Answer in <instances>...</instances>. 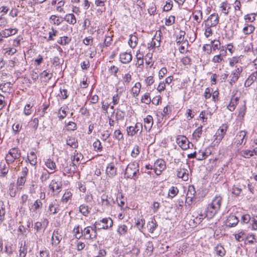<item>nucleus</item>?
<instances>
[{"label": "nucleus", "mask_w": 257, "mask_h": 257, "mask_svg": "<svg viewBox=\"0 0 257 257\" xmlns=\"http://www.w3.org/2000/svg\"><path fill=\"white\" fill-rule=\"evenodd\" d=\"M153 56L152 53H148L145 56V60L146 63L147 65H150V67H151L153 64L154 62L152 61V57Z\"/></svg>", "instance_id": "6e6d98bb"}, {"label": "nucleus", "mask_w": 257, "mask_h": 257, "mask_svg": "<svg viewBox=\"0 0 257 257\" xmlns=\"http://www.w3.org/2000/svg\"><path fill=\"white\" fill-rule=\"evenodd\" d=\"M138 39L137 36L134 35H131L128 41V44L131 48H134L136 47L138 44Z\"/></svg>", "instance_id": "f704fd0d"}, {"label": "nucleus", "mask_w": 257, "mask_h": 257, "mask_svg": "<svg viewBox=\"0 0 257 257\" xmlns=\"http://www.w3.org/2000/svg\"><path fill=\"white\" fill-rule=\"evenodd\" d=\"M21 156V154L18 148H14L9 152V154L7 155L6 157V161H11L13 159L14 161L19 159Z\"/></svg>", "instance_id": "0eeeda50"}, {"label": "nucleus", "mask_w": 257, "mask_h": 257, "mask_svg": "<svg viewBox=\"0 0 257 257\" xmlns=\"http://www.w3.org/2000/svg\"><path fill=\"white\" fill-rule=\"evenodd\" d=\"M175 17L173 16H170L168 18L166 19L165 25L166 26H171L175 23Z\"/></svg>", "instance_id": "0e129e2a"}, {"label": "nucleus", "mask_w": 257, "mask_h": 257, "mask_svg": "<svg viewBox=\"0 0 257 257\" xmlns=\"http://www.w3.org/2000/svg\"><path fill=\"white\" fill-rule=\"evenodd\" d=\"M242 71V68L241 66H239L231 72L229 76V77L230 78V84L231 85L234 84L238 80Z\"/></svg>", "instance_id": "6e6552de"}, {"label": "nucleus", "mask_w": 257, "mask_h": 257, "mask_svg": "<svg viewBox=\"0 0 257 257\" xmlns=\"http://www.w3.org/2000/svg\"><path fill=\"white\" fill-rule=\"evenodd\" d=\"M62 165L64 171L68 173L74 172L76 169V165L74 162H64Z\"/></svg>", "instance_id": "9b49d317"}, {"label": "nucleus", "mask_w": 257, "mask_h": 257, "mask_svg": "<svg viewBox=\"0 0 257 257\" xmlns=\"http://www.w3.org/2000/svg\"><path fill=\"white\" fill-rule=\"evenodd\" d=\"M66 144L67 145L74 149L77 148L78 146L77 140L73 137H68L66 140Z\"/></svg>", "instance_id": "b1692460"}, {"label": "nucleus", "mask_w": 257, "mask_h": 257, "mask_svg": "<svg viewBox=\"0 0 257 257\" xmlns=\"http://www.w3.org/2000/svg\"><path fill=\"white\" fill-rule=\"evenodd\" d=\"M139 165L138 162H131L127 166L125 174L128 178H132L139 171Z\"/></svg>", "instance_id": "7ed1b4c3"}, {"label": "nucleus", "mask_w": 257, "mask_h": 257, "mask_svg": "<svg viewBox=\"0 0 257 257\" xmlns=\"http://www.w3.org/2000/svg\"><path fill=\"white\" fill-rule=\"evenodd\" d=\"M42 207V202L39 199L36 200L33 204L34 211H36L38 209L41 208Z\"/></svg>", "instance_id": "052dcab7"}, {"label": "nucleus", "mask_w": 257, "mask_h": 257, "mask_svg": "<svg viewBox=\"0 0 257 257\" xmlns=\"http://www.w3.org/2000/svg\"><path fill=\"white\" fill-rule=\"evenodd\" d=\"M91 226H87L81 230V234L79 236L78 239L80 238L83 235L86 239H94L96 238L97 232L94 231V233L92 232Z\"/></svg>", "instance_id": "39448f33"}, {"label": "nucleus", "mask_w": 257, "mask_h": 257, "mask_svg": "<svg viewBox=\"0 0 257 257\" xmlns=\"http://www.w3.org/2000/svg\"><path fill=\"white\" fill-rule=\"evenodd\" d=\"M61 183L57 182L55 180H52L49 185V188L53 192L56 191L59 193L61 190Z\"/></svg>", "instance_id": "5701e85b"}, {"label": "nucleus", "mask_w": 257, "mask_h": 257, "mask_svg": "<svg viewBox=\"0 0 257 257\" xmlns=\"http://www.w3.org/2000/svg\"><path fill=\"white\" fill-rule=\"evenodd\" d=\"M239 222L238 218L234 215H230L226 220L225 225L228 227L235 226Z\"/></svg>", "instance_id": "ddd939ff"}, {"label": "nucleus", "mask_w": 257, "mask_h": 257, "mask_svg": "<svg viewBox=\"0 0 257 257\" xmlns=\"http://www.w3.org/2000/svg\"><path fill=\"white\" fill-rule=\"evenodd\" d=\"M64 20L67 23L71 25H74L76 23V19L73 14H68L66 15L64 17Z\"/></svg>", "instance_id": "7c9ffc66"}, {"label": "nucleus", "mask_w": 257, "mask_h": 257, "mask_svg": "<svg viewBox=\"0 0 257 257\" xmlns=\"http://www.w3.org/2000/svg\"><path fill=\"white\" fill-rule=\"evenodd\" d=\"M173 7V2L172 0H168L166 2V5L164 6L163 10L166 12L170 11Z\"/></svg>", "instance_id": "680f3d73"}, {"label": "nucleus", "mask_w": 257, "mask_h": 257, "mask_svg": "<svg viewBox=\"0 0 257 257\" xmlns=\"http://www.w3.org/2000/svg\"><path fill=\"white\" fill-rule=\"evenodd\" d=\"M176 142L183 150H186L189 148V142L187 138L184 136H178Z\"/></svg>", "instance_id": "9d476101"}, {"label": "nucleus", "mask_w": 257, "mask_h": 257, "mask_svg": "<svg viewBox=\"0 0 257 257\" xmlns=\"http://www.w3.org/2000/svg\"><path fill=\"white\" fill-rule=\"evenodd\" d=\"M39 69L37 68L33 69L31 73V78L33 80L36 81L39 78Z\"/></svg>", "instance_id": "13d9d810"}, {"label": "nucleus", "mask_w": 257, "mask_h": 257, "mask_svg": "<svg viewBox=\"0 0 257 257\" xmlns=\"http://www.w3.org/2000/svg\"><path fill=\"white\" fill-rule=\"evenodd\" d=\"M106 2V0H95V4L99 7L97 10L98 13H101L105 11V3Z\"/></svg>", "instance_id": "393cba45"}, {"label": "nucleus", "mask_w": 257, "mask_h": 257, "mask_svg": "<svg viewBox=\"0 0 257 257\" xmlns=\"http://www.w3.org/2000/svg\"><path fill=\"white\" fill-rule=\"evenodd\" d=\"M246 108L245 104L239 108L238 114L237 115V117L238 118H239L240 119H242L243 118L246 112Z\"/></svg>", "instance_id": "49530a36"}, {"label": "nucleus", "mask_w": 257, "mask_h": 257, "mask_svg": "<svg viewBox=\"0 0 257 257\" xmlns=\"http://www.w3.org/2000/svg\"><path fill=\"white\" fill-rule=\"evenodd\" d=\"M10 168V164L8 162H1L0 163V177H5L8 173Z\"/></svg>", "instance_id": "2eb2a0df"}, {"label": "nucleus", "mask_w": 257, "mask_h": 257, "mask_svg": "<svg viewBox=\"0 0 257 257\" xmlns=\"http://www.w3.org/2000/svg\"><path fill=\"white\" fill-rule=\"evenodd\" d=\"M113 225V221L110 218H104L98 221H96L93 226L91 227L92 232L94 233L97 230L108 229Z\"/></svg>", "instance_id": "f03ea898"}, {"label": "nucleus", "mask_w": 257, "mask_h": 257, "mask_svg": "<svg viewBox=\"0 0 257 257\" xmlns=\"http://www.w3.org/2000/svg\"><path fill=\"white\" fill-rule=\"evenodd\" d=\"M228 126L226 123L222 124L217 131L214 136L215 143L219 144L223 138L228 129Z\"/></svg>", "instance_id": "20e7f679"}, {"label": "nucleus", "mask_w": 257, "mask_h": 257, "mask_svg": "<svg viewBox=\"0 0 257 257\" xmlns=\"http://www.w3.org/2000/svg\"><path fill=\"white\" fill-rule=\"evenodd\" d=\"M178 189L176 187L172 186L169 189L168 195L169 197L172 198L178 194Z\"/></svg>", "instance_id": "de8ad7c7"}, {"label": "nucleus", "mask_w": 257, "mask_h": 257, "mask_svg": "<svg viewBox=\"0 0 257 257\" xmlns=\"http://www.w3.org/2000/svg\"><path fill=\"white\" fill-rule=\"evenodd\" d=\"M49 210L52 214H55L60 210L59 205L52 203L49 205Z\"/></svg>", "instance_id": "58836bf2"}, {"label": "nucleus", "mask_w": 257, "mask_h": 257, "mask_svg": "<svg viewBox=\"0 0 257 257\" xmlns=\"http://www.w3.org/2000/svg\"><path fill=\"white\" fill-rule=\"evenodd\" d=\"M18 30L15 29H6L0 32V37L2 38H7L17 33Z\"/></svg>", "instance_id": "dca6fc26"}, {"label": "nucleus", "mask_w": 257, "mask_h": 257, "mask_svg": "<svg viewBox=\"0 0 257 257\" xmlns=\"http://www.w3.org/2000/svg\"><path fill=\"white\" fill-rule=\"evenodd\" d=\"M255 79L256 77L254 75H250L244 82L245 87L250 86Z\"/></svg>", "instance_id": "5fc2aeb1"}, {"label": "nucleus", "mask_w": 257, "mask_h": 257, "mask_svg": "<svg viewBox=\"0 0 257 257\" xmlns=\"http://www.w3.org/2000/svg\"><path fill=\"white\" fill-rule=\"evenodd\" d=\"M235 239L238 241H242L244 240V238L246 237L245 233L243 231H240L238 233L235 234L234 235Z\"/></svg>", "instance_id": "3c124183"}, {"label": "nucleus", "mask_w": 257, "mask_h": 257, "mask_svg": "<svg viewBox=\"0 0 257 257\" xmlns=\"http://www.w3.org/2000/svg\"><path fill=\"white\" fill-rule=\"evenodd\" d=\"M114 137L118 141H120L123 139V134L119 130H117L114 132Z\"/></svg>", "instance_id": "338daca9"}, {"label": "nucleus", "mask_w": 257, "mask_h": 257, "mask_svg": "<svg viewBox=\"0 0 257 257\" xmlns=\"http://www.w3.org/2000/svg\"><path fill=\"white\" fill-rule=\"evenodd\" d=\"M208 156V153L203 151H199L197 153V160L198 161H202L206 159Z\"/></svg>", "instance_id": "37998d69"}, {"label": "nucleus", "mask_w": 257, "mask_h": 257, "mask_svg": "<svg viewBox=\"0 0 257 257\" xmlns=\"http://www.w3.org/2000/svg\"><path fill=\"white\" fill-rule=\"evenodd\" d=\"M157 226L158 224L156 220L154 218H152L151 220L147 224V227L148 228L149 232L151 233H153Z\"/></svg>", "instance_id": "a878e982"}, {"label": "nucleus", "mask_w": 257, "mask_h": 257, "mask_svg": "<svg viewBox=\"0 0 257 257\" xmlns=\"http://www.w3.org/2000/svg\"><path fill=\"white\" fill-rule=\"evenodd\" d=\"M219 22V16L217 13L211 14L206 20L205 24L211 27H215Z\"/></svg>", "instance_id": "1a4fd4ad"}, {"label": "nucleus", "mask_w": 257, "mask_h": 257, "mask_svg": "<svg viewBox=\"0 0 257 257\" xmlns=\"http://www.w3.org/2000/svg\"><path fill=\"white\" fill-rule=\"evenodd\" d=\"M241 155L245 158H249L253 156V152L250 150H243L240 152Z\"/></svg>", "instance_id": "09e8293b"}, {"label": "nucleus", "mask_w": 257, "mask_h": 257, "mask_svg": "<svg viewBox=\"0 0 257 257\" xmlns=\"http://www.w3.org/2000/svg\"><path fill=\"white\" fill-rule=\"evenodd\" d=\"M62 240V236L60 234L59 229L54 230L51 237V244L52 245L57 246Z\"/></svg>", "instance_id": "f8f14e48"}, {"label": "nucleus", "mask_w": 257, "mask_h": 257, "mask_svg": "<svg viewBox=\"0 0 257 257\" xmlns=\"http://www.w3.org/2000/svg\"><path fill=\"white\" fill-rule=\"evenodd\" d=\"M160 46V41L156 40L155 38H153L150 43L148 44V48H153L156 47Z\"/></svg>", "instance_id": "4d7b16f0"}, {"label": "nucleus", "mask_w": 257, "mask_h": 257, "mask_svg": "<svg viewBox=\"0 0 257 257\" xmlns=\"http://www.w3.org/2000/svg\"><path fill=\"white\" fill-rule=\"evenodd\" d=\"M222 202V198L220 195L215 196L212 200L211 203L208 204L206 210V214L204 216L201 214L199 219H203L204 217H207L209 219L212 218L220 210L221 203Z\"/></svg>", "instance_id": "f257e3e1"}, {"label": "nucleus", "mask_w": 257, "mask_h": 257, "mask_svg": "<svg viewBox=\"0 0 257 257\" xmlns=\"http://www.w3.org/2000/svg\"><path fill=\"white\" fill-rule=\"evenodd\" d=\"M220 8L221 11L223 13H224L225 15H227L229 13V10L230 9V7L229 4L227 2H225L221 4Z\"/></svg>", "instance_id": "e433bc0d"}, {"label": "nucleus", "mask_w": 257, "mask_h": 257, "mask_svg": "<svg viewBox=\"0 0 257 257\" xmlns=\"http://www.w3.org/2000/svg\"><path fill=\"white\" fill-rule=\"evenodd\" d=\"M247 132L245 131H240L238 132L236 136V142L237 144L242 145L245 144V141H244L245 137L246 136Z\"/></svg>", "instance_id": "412c9836"}, {"label": "nucleus", "mask_w": 257, "mask_h": 257, "mask_svg": "<svg viewBox=\"0 0 257 257\" xmlns=\"http://www.w3.org/2000/svg\"><path fill=\"white\" fill-rule=\"evenodd\" d=\"M28 247L26 245V241L24 242H21L20 243V246L19 247V257H26L27 253Z\"/></svg>", "instance_id": "4be33fe9"}, {"label": "nucleus", "mask_w": 257, "mask_h": 257, "mask_svg": "<svg viewBox=\"0 0 257 257\" xmlns=\"http://www.w3.org/2000/svg\"><path fill=\"white\" fill-rule=\"evenodd\" d=\"M90 209L87 205L82 204L79 206V211L85 216H87L90 213Z\"/></svg>", "instance_id": "72a5a7b5"}, {"label": "nucleus", "mask_w": 257, "mask_h": 257, "mask_svg": "<svg viewBox=\"0 0 257 257\" xmlns=\"http://www.w3.org/2000/svg\"><path fill=\"white\" fill-rule=\"evenodd\" d=\"M106 172L107 174L112 176L116 174V168L114 167L112 162L110 163L106 169Z\"/></svg>", "instance_id": "c756f323"}, {"label": "nucleus", "mask_w": 257, "mask_h": 257, "mask_svg": "<svg viewBox=\"0 0 257 257\" xmlns=\"http://www.w3.org/2000/svg\"><path fill=\"white\" fill-rule=\"evenodd\" d=\"M185 34V32L183 30H180L178 34H177L176 42L177 45H180L181 43L185 40L184 39Z\"/></svg>", "instance_id": "cd10ccee"}, {"label": "nucleus", "mask_w": 257, "mask_h": 257, "mask_svg": "<svg viewBox=\"0 0 257 257\" xmlns=\"http://www.w3.org/2000/svg\"><path fill=\"white\" fill-rule=\"evenodd\" d=\"M145 224V220L144 219H138L135 222V226L139 229V230L142 231V229L143 228Z\"/></svg>", "instance_id": "c03bdc74"}, {"label": "nucleus", "mask_w": 257, "mask_h": 257, "mask_svg": "<svg viewBox=\"0 0 257 257\" xmlns=\"http://www.w3.org/2000/svg\"><path fill=\"white\" fill-rule=\"evenodd\" d=\"M211 49H212L213 51H215L216 50L219 49L220 46V42L219 41L217 40H211Z\"/></svg>", "instance_id": "603ef678"}, {"label": "nucleus", "mask_w": 257, "mask_h": 257, "mask_svg": "<svg viewBox=\"0 0 257 257\" xmlns=\"http://www.w3.org/2000/svg\"><path fill=\"white\" fill-rule=\"evenodd\" d=\"M257 15L255 13H251L249 14L245 15L244 16V19L246 23H252L255 20V18Z\"/></svg>", "instance_id": "ea45409f"}, {"label": "nucleus", "mask_w": 257, "mask_h": 257, "mask_svg": "<svg viewBox=\"0 0 257 257\" xmlns=\"http://www.w3.org/2000/svg\"><path fill=\"white\" fill-rule=\"evenodd\" d=\"M238 100L239 97L232 95L229 103L227 106V108L230 111H234L238 104Z\"/></svg>", "instance_id": "f3484780"}, {"label": "nucleus", "mask_w": 257, "mask_h": 257, "mask_svg": "<svg viewBox=\"0 0 257 257\" xmlns=\"http://www.w3.org/2000/svg\"><path fill=\"white\" fill-rule=\"evenodd\" d=\"M72 193L70 191L66 192L64 194L63 196H62L61 200L63 202L66 203L70 199Z\"/></svg>", "instance_id": "e2e57ef3"}, {"label": "nucleus", "mask_w": 257, "mask_h": 257, "mask_svg": "<svg viewBox=\"0 0 257 257\" xmlns=\"http://www.w3.org/2000/svg\"><path fill=\"white\" fill-rule=\"evenodd\" d=\"M128 228L125 224H120L118 226L117 232L119 235L124 236L127 232Z\"/></svg>", "instance_id": "2f4dec72"}, {"label": "nucleus", "mask_w": 257, "mask_h": 257, "mask_svg": "<svg viewBox=\"0 0 257 257\" xmlns=\"http://www.w3.org/2000/svg\"><path fill=\"white\" fill-rule=\"evenodd\" d=\"M177 176L181 178L183 181H187L188 179V174L186 173V170H181L177 173Z\"/></svg>", "instance_id": "a18cd8bd"}, {"label": "nucleus", "mask_w": 257, "mask_h": 257, "mask_svg": "<svg viewBox=\"0 0 257 257\" xmlns=\"http://www.w3.org/2000/svg\"><path fill=\"white\" fill-rule=\"evenodd\" d=\"M142 102L146 104H149L151 102L150 94L149 93H145L142 98Z\"/></svg>", "instance_id": "69168bd1"}, {"label": "nucleus", "mask_w": 257, "mask_h": 257, "mask_svg": "<svg viewBox=\"0 0 257 257\" xmlns=\"http://www.w3.org/2000/svg\"><path fill=\"white\" fill-rule=\"evenodd\" d=\"M153 124V119L151 115H148L144 118V128L147 132H149Z\"/></svg>", "instance_id": "aec40b11"}, {"label": "nucleus", "mask_w": 257, "mask_h": 257, "mask_svg": "<svg viewBox=\"0 0 257 257\" xmlns=\"http://www.w3.org/2000/svg\"><path fill=\"white\" fill-rule=\"evenodd\" d=\"M196 191L193 186H189L186 194V202L188 204H190L192 202V199L195 197Z\"/></svg>", "instance_id": "4468645a"}, {"label": "nucleus", "mask_w": 257, "mask_h": 257, "mask_svg": "<svg viewBox=\"0 0 257 257\" xmlns=\"http://www.w3.org/2000/svg\"><path fill=\"white\" fill-rule=\"evenodd\" d=\"M214 250L216 254L219 256H223L225 255V250L221 245H217L215 247Z\"/></svg>", "instance_id": "79ce46f5"}, {"label": "nucleus", "mask_w": 257, "mask_h": 257, "mask_svg": "<svg viewBox=\"0 0 257 257\" xmlns=\"http://www.w3.org/2000/svg\"><path fill=\"white\" fill-rule=\"evenodd\" d=\"M41 79L44 78L45 82H48L53 77V73L50 72V71L44 70L40 74Z\"/></svg>", "instance_id": "bb28decb"}, {"label": "nucleus", "mask_w": 257, "mask_h": 257, "mask_svg": "<svg viewBox=\"0 0 257 257\" xmlns=\"http://www.w3.org/2000/svg\"><path fill=\"white\" fill-rule=\"evenodd\" d=\"M202 133V126H200L197 128L193 133V137L196 141H198Z\"/></svg>", "instance_id": "a19ab883"}, {"label": "nucleus", "mask_w": 257, "mask_h": 257, "mask_svg": "<svg viewBox=\"0 0 257 257\" xmlns=\"http://www.w3.org/2000/svg\"><path fill=\"white\" fill-rule=\"evenodd\" d=\"M119 59L122 63L127 64L132 60V56L130 53L123 52L120 54Z\"/></svg>", "instance_id": "6ab92c4d"}, {"label": "nucleus", "mask_w": 257, "mask_h": 257, "mask_svg": "<svg viewBox=\"0 0 257 257\" xmlns=\"http://www.w3.org/2000/svg\"><path fill=\"white\" fill-rule=\"evenodd\" d=\"M254 30V26L251 24H246L242 29V33L244 35H248L252 33Z\"/></svg>", "instance_id": "c85d7f7f"}, {"label": "nucleus", "mask_w": 257, "mask_h": 257, "mask_svg": "<svg viewBox=\"0 0 257 257\" xmlns=\"http://www.w3.org/2000/svg\"><path fill=\"white\" fill-rule=\"evenodd\" d=\"M116 201L119 206L122 207L125 204V199L121 194H118L116 197Z\"/></svg>", "instance_id": "864d4df0"}, {"label": "nucleus", "mask_w": 257, "mask_h": 257, "mask_svg": "<svg viewBox=\"0 0 257 257\" xmlns=\"http://www.w3.org/2000/svg\"><path fill=\"white\" fill-rule=\"evenodd\" d=\"M143 125L141 123L137 122L135 126H130L126 128L127 134L128 136H133L138 132L141 134L142 132Z\"/></svg>", "instance_id": "423d86ee"}, {"label": "nucleus", "mask_w": 257, "mask_h": 257, "mask_svg": "<svg viewBox=\"0 0 257 257\" xmlns=\"http://www.w3.org/2000/svg\"><path fill=\"white\" fill-rule=\"evenodd\" d=\"M141 87V84L140 82L136 83L135 85L133 87L131 90V92L133 94L134 97H136L139 95Z\"/></svg>", "instance_id": "473e14b6"}, {"label": "nucleus", "mask_w": 257, "mask_h": 257, "mask_svg": "<svg viewBox=\"0 0 257 257\" xmlns=\"http://www.w3.org/2000/svg\"><path fill=\"white\" fill-rule=\"evenodd\" d=\"M94 150L96 151L100 152L102 150V146L99 140H96L93 144Z\"/></svg>", "instance_id": "8fccbe9b"}, {"label": "nucleus", "mask_w": 257, "mask_h": 257, "mask_svg": "<svg viewBox=\"0 0 257 257\" xmlns=\"http://www.w3.org/2000/svg\"><path fill=\"white\" fill-rule=\"evenodd\" d=\"M205 26V32H204V35L205 36L208 38L211 35H212V30L211 29V27L210 26H208L206 24H204Z\"/></svg>", "instance_id": "bf43d9fd"}, {"label": "nucleus", "mask_w": 257, "mask_h": 257, "mask_svg": "<svg viewBox=\"0 0 257 257\" xmlns=\"http://www.w3.org/2000/svg\"><path fill=\"white\" fill-rule=\"evenodd\" d=\"M101 203L102 205L104 206H109L114 204V202L113 199L108 197L106 194H103L101 196Z\"/></svg>", "instance_id": "a211bd4d"}, {"label": "nucleus", "mask_w": 257, "mask_h": 257, "mask_svg": "<svg viewBox=\"0 0 257 257\" xmlns=\"http://www.w3.org/2000/svg\"><path fill=\"white\" fill-rule=\"evenodd\" d=\"M194 20L197 23H200L202 19V13L200 10H195L193 14Z\"/></svg>", "instance_id": "c9c22d12"}, {"label": "nucleus", "mask_w": 257, "mask_h": 257, "mask_svg": "<svg viewBox=\"0 0 257 257\" xmlns=\"http://www.w3.org/2000/svg\"><path fill=\"white\" fill-rule=\"evenodd\" d=\"M71 39L67 36H63L59 38L57 40V43L61 45H66L68 44Z\"/></svg>", "instance_id": "4c0bfd02"}, {"label": "nucleus", "mask_w": 257, "mask_h": 257, "mask_svg": "<svg viewBox=\"0 0 257 257\" xmlns=\"http://www.w3.org/2000/svg\"><path fill=\"white\" fill-rule=\"evenodd\" d=\"M222 60L223 56L221 54L214 56L212 59V61L215 63H220Z\"/></svg>", "instance_id": "774afa93"}]
</instances>
